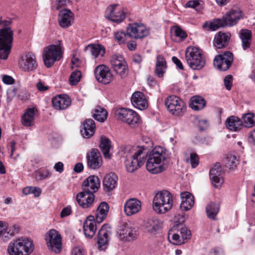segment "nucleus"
Masks as SVG:
<instances>
[{"label": "nucleus", "mask_w": 255, "mask_h": 255, "mask_svg": "<svg viewBox=\"0 0 255 255\" xmlns=\"http://www.w3.org/2000/svg\"><path fill=\"white\" fill-rule=\"evenodd\" d=\"M118 235L121 241L130 242L138 236V228L132 224H124L120 227Z\"/></svg>", "instance_id": "11"}, {"label": "nucleus", "mask_w": 255, "mask_h": 255, "mask_svg": "<svg viewBox=\"0 0 255 255\" xmlns=\"http://www.w3.org/2000/svg\"><path fill=\"white\" fill-rule=\"evenodd\" d=\"M233 61V54L230 51H226L216 56L213 63L217 69L225 71L231 67Z\"/></svg>", "instance_id": "12"}, {"label": "nucleus", "mask_w": 255, "mask_h": 255, "mask_svg": "<svg viewBox=\"0 0 255 255\" xmlns=\"http://www.w3.org/2000/svg\"><path fill=\"white\" fill-rule=\"evenodd\" d=\"M41 193V189L40 188L31 186V189L30 191V194H34L36 197H39Z\"/></svg>", "instance_id": "58"}, {"label": "nucleus", "mask_w": 255, "mask_h": 255, "mask_svg": "<svg viewBox=\"0 0 255 255\" xmlns=\"http://www.w3.org/2000/svg\"><path fill=\"white\" fill-rule=\"evenodd\" d=\"M175 218L176 222L179 224H181L182 223H183L186 219V218L185 217V216L183 214L181 215L178 214L175 216Z\"/></svg>", "instance_id": "63"}, {"label": "nucleus", "mask_w": 255, "mask_h": 255, "mask_svg": "<svg viewBox=\"0 0 255 255\" xmlns=\"http://www.w3.org/2000/svg\"><path fill=\"white\" fill-rule=\"evenodd\" d=\"M32 242L28 238H19L10 243L7 247L10 255H28L33 250Z\"/></svg>", "instance_id": "4"}, {"label": "nucleus", "mask_w": 255, "mask_h": 255, "mask_svg": "<svg viewBox=\"0 0 255 255\" xmlns=\"http://www.w3.org/2000/svg\"><path fill=\"white\" fill-rule=\"evenodd\" d=\"M33 176L36 180L39 181L49 177L50 173L48 171L43 170L35 172Z\"/></svg>", "instance_id": "51"}, {"label": "nucleus", "mask_w": 255, "mask_h": 255, "mask_svg": "<svg viewBox=\"0 0 255 255\" xmlns=\"http://www.w3.org/2000/svg\"><path fill=\"white\" fill-rule=\"evenodd\" d=\"M185 161L190 163L191 167L193 168L196 167L199 163V158L198 155L196 153H191L190 157L187 158Z\"/></svg>", "instance_id": "50"}, {"label": "nucleus", "mask_w": 255, "mask_h": 255, "mask_svg": "<svg viewBox=\"0 0 255 255\" xmlns=\"http://www.w3.org/2000/svg\"><path fill=\"white\" fill-rule=\"evenodd\" d=\"M74 20V13L69 9L61 10L59 12L58 22L60 26L64 28L72 25Z\"/></svg>", "instance_id": "25"}, {"label": "nucleus", "mask_w": 255, "mask_h": 255, "mask_svg": "<svg viewBox=\"0 0 255 255\" xmlns=\"http://www.w3.org/2000/svg\"><path fill=\"white\" fill-rule=\"evenodd\" d=\"M224 85L227 90H230L232 87L233 77L231 75L226 76L224 80Z\"/></svg>", "instance_id": "56"}, {"label": "nucleus", "mask_w": 255, "mask_h": 255, "mask_svg": "<svg viewBox=\"0 0 255 255\" xmlns=\"http://www.w3.org/2000/svg\"><path fill=\"white\" fill-rule=\"evenodd\" d=\"M168 163L169 157L166 150L161 147H156L148 156L146 169L151 173L157 174L165 170Z\"/></svg>", "instance_id": "1"}, {"label": "nucleus", "mask_w": 255, "mask_h": 255, "mask_svg": "<svg viewBox=\"0 0 255 255\" xmlns=\"http://www.w3.org/2000/svg\"><path fill=\"white\" fill-rule=\"evenodd\" d=\"M111 234L110 226L107 224L102 226L98 234V248L100 250H104L107 248Z\"/></svg>", "instance_id": "17"}, {"label": "nucleus", "mask_w": 255, "mask_h": 255, "mask_svg": "<svg viewBox=\"0 0 255 255\" xmlns=\"http://www.w3.org/2000/svg\"><path fill=\"white\" fill-rule=\"evenodd\" d=\"M110 143L111 141L108 138L105 137H101L100 147L105 157L106 158H110L111 157L110 153V149L111 147Z\"/></svg>", "instance_id": "45"}, {"label": "nucleus", "mask_w": 255, "mask_h": 255, "mask_svg": "<svg viewBox=\"0 0 255 255\" xmlns=\"http://www.w3.org/2000/svg\"><path fill=\"white\" fill-rule=\"evenodd\" d=\"M230 37L231 34L229 32H218L214 37V46L217 49H222L226 47L229 44Z\"/></svg>", "instance_id": "29"}, {"label": "nucleus", "mask_w": 255, "mask_h": 255, "mask_svg": "<svg viewBox=\"0 0 255 255\" xmlns=\"http://www.w3.org/2000/svg\"><path fill=\"white\" fill-rule=\"evenodd\" d=\"M116 118L128 125L131 128H134L139 123V117L138 114L132 110L121 108L115 111Z\"/></svg>", "instance_id": "8"}, {"label": "nucleus", "mask_w": 255, "mask_h": 255, "mask_svg": "<svg viewBox=\"0 0 255 255\" xmlns=\"http://www.w3.org/2000/svg\"><path fill=\"white\" fill-rule=\"evenodd\" d=\"M225 124L226 128L233 131H239L243 127L242 121L238 117L234 116L228 118Z\"/></svg>", "instance_id": "34"}, {"label": "nucleus", "mask_w": 255, "mask_h": 255, "mask_svg": "<svg viewBox=\"0 0 255 255\" xmlns=\"http://www.w3.org/2000/svg\"><path fill=\"white\" fill-rule=\"evenodd\" d=\"M62 47L60 44L51 45L44 49L43 59L46 67H51L62 58Z\"/></svg>", "instance_id": "6"}, {"label": "nucleus", "mask_w": 255, "mask_h": 255, "mask_svg": "<svg viewBox=\"0 0 255 255\" xmlns=\"http://www.w3.org/2000/svg\"><path fill=\"white\" fill-rule=\"evenodd\" d=\"M146 147L144 146L138 147L135 149L131 145H128L124 146L122 149V152L125 159L133 156L146 155L147 154Z\"/></svg>", "instance_id": "21"}, {"label": "nucleus", "mask_w": 255, "mask_h": 255, "mask_svg": "<svg viewBox=\"0 0 255 255\" xmlns=\"http://www.w3.org/2000/svg\"><path fill=\"white\" fill-rule=\"evenodd\" d=\"M85 51L89 52L95 58L103 56L105 53L104 47L100 44H91L85 47Z\"/></svg>", "instance_id": "39"}, {"label": "nucleus", "mask_w": 255, "mask_h": 255, "mask_svg": "<svg viewBox=\"0 0 255 255\" xmlns=\"http://www.w3.org/2000/svg\"><path fill=\"white\" fill-rule=\"evenodd\" d=\"M63 167L64 165L63 163L59 161L55 164L54 168L56 171L62 173L63 171Z\"/></svg>", "instance_id": "62"}, {"label": "nucleus", "mask_w": 255, "mask_h": 255, "mask_svg": "<svg viewBox=\"0 0 255 255\" xmlns=\"http://www.w3.org/2000/svg\"><path fill=\"white\" fill-rule=\"evenodd\" d=\"M225 20L223 18H215L210 22H205L202 27L203 28H207L208 30L211 31H215L221 27H226Z\"/></svg>", "instance_id": "38"}, {"label": "nucleus", "mask_w": 255, "mask_h": 255, "mask_svg": "<svg viewBox=\"0 0 255 255\" xmlns=\"http://www.w3.org/2000/svg\"><path fill=\"white\" fill-rule=\"evenodd\" d=\"M87 166L92 169H97L102 165L101 153L97 149L93 148L86 154Z\"/></svg>", "instance_id": "16"}, {"label": "nucleus", "mask_w": 255, "mask_h": 255, "mask_svg": "<svg viewBox=\"0 0 255 255\" xmlns=\"http://www.w3.org/2000/svg\"><path fill=\"white\" fill-rule=\"evenodd\" d=\"M111 64L117 74L122 78L125 77L128 75V69L122 56L113 55L111 59Z\"/></svg>", "instance_id": "14"}, {"label": "nucleus", "mask_w": 255, "mask_h": 255, "mask_svg": "<svg viewBox=\"0 0 255 255\" xmlns=\"http://www.w3.org/2000/svg\"><path fill=\"white\" fill-rule=\"evenodd\" d=\"M81 77V73L79 71H75L72 72L69 78V82L72 85L77 84L80 81Z\"/></svg>", "instance_id": "52"}, {"label": "nucleus", "mask_w": 255, "mask_h": 255, "mask_svg": "<svg viewBox=\"0 0 255 255\" xmlns=\"http://www.w3.org/2000/svg\"><path fill=\"white\" fill-rule=\"evenodd\" d=\"M206 105V101L203 98L195 96L191 98L190 107L193 110L199 111L203 109Z\"/></svg>", "instance_id": "43"}, {"label": "nucleus", "mask_w": 255, "mask_h": 255, "mask_svg": "<svg viewBox=\"0 0 255 255\" xmlns=\"http://www.w3.org/2000/svg\"><path fill=\"white\" fill-rule=\"evenodd\" d=\"M2 81L6 84H12L14 83V80L12 77L5 75L2 77Z\"/></svg>", "instance_id": "59"}, {"label": "nucleus", "mask_w": 255, "mask_h": 255, "mask_svg": "<svg viewBox=\"0 0 255 255\" xmlns=\"http://www.w3.org/2000/svg\"><path fill=\"white\" fill-rule=\"evenodd\" d=\"M126 14L124 8L118 4H113L106 9L105 17L113 22L120 23L125 19Z\"/></svg>", "instance_id": "10"}, {"label": "nucleus", "mask_w": 255, "mask_h": 255, "mask_svg": "<svg viewBox=\"0 0 255 255\" xmlns=\"http://www.w3.org/2000/svg\"><path fill=\"white\" fill-rule=\"evenodd\" d=\"M219 211V204L213 202L209 203L206 208V212L207 217L212 220L216 219V216L218 214Z\"/></svg>", "instance_id": "44"}, {"label": "nucleus", "mask_w": 255, "mask_h": 255, "mask_svg": "<svg viewBox=\"0 0 255 255\" xmlns=\"http://www.w3.org/2000/svg\"><path fill=\"white\" fill-rule=\"evenodd\" d=\"M178 228L180 236L182 237V239H184V240H185L190 238L191 236V232L190 230H189L186 227L182 226H179Z\"/></svg>", "instance_id": "53"}, {"label": "nucleus", "mask_w": 255, "mask_h": 255, "mask_svg": "<svg viewBox=\"0 0 255 255\" xmlns=\"http://www.w3.org/2000/svg\"><path fill=\"white\" fill-rule=\"evenodd\" d=\"M185 58L189 66L194 70L201 69L205 64L202 51L198 47H188L185 52Z\"/></svg>", "instance_id": "5"}, {"label": "nucleus", "mask_w": 255, "mask_h": 255, "mask_svg": "<svg viewBox=\"0 0 255 255\" xmlns=\"http://www.w3.org/2000/svg\"><path fill=\"white\" fill-rule=\"evenodd\" d=\"M128 37L127 31L126 33L123 31L117 32L115 34V38L120 43H123L127 40V38Z\"/></svg>", "instance_id": "54"}, {"label": "nucleus", "mask_w": 255, "mask_h": 255, "mask_svg": "<svg viewBox=\"0 0 255 255\" xmlns=\"http://www.w3.org/2000/svg\"><path fill=\"white\" fill-rule=\"evenodd\" d=\"M127 33L129 38L141 39L148 35L149 31L144 24L133 23L127 27Z\"/></svg>", "instance_id": "13"}, {"label": "nucleus", "mask_w": 255, "mask_h": 255, "mask_svg": "<svg viewBox=\"0 0 255 255\" xmlns=\"http://www.w3.org/2000/svg\"><path fill=\"white\" fill-rule=\"evenodd\" d=\"M96 223L94 216H88L83 224V232L87 238H92L95 234L97 230Z\"/></svg>", "instance_id": "27"}, {"label": "nucleus", "mask_w": 255, "mask_h": 255, "mask_svg": "<svg viewBox=\"0 0 255 255\" xmlns=\"http://www.w3.org/2000/svg\"><path fill=\"white\" fill-rule=\"evenodd\" d=\"M45 241L48 248L55 253H59L62 247V238L58 232L51 229L45 235Z\"/></svg>", "instance_id": "9"}, {"label": "nucleus", "mask_w": 255, "mask_h": 255, "mask_svg": "<svg viewBox=\"0 0 255 255\" xmlns=\"http://www.w3.org/2000/svg\"><path fill=\"white\" fill-rule=\"evenodd\" d=\"M242 17V13L239 9H232L223 17L227 26L236 25Z\"/></svg>", "instance_id": "31"}, {"label": "nucleus", "mask_w": 255, "mask_h": 255, "mask_svg": "<svg viewBox=\"0 0 255 255\" xmlns=\"http://www.w3.org/2000/svg\"><path fill=\"white\" fill-rule=\"evenodd\" d=\"M131 102L135 108L140 110L145 109L148 106L145 96L140 92H135L132 94Z\"/></svg>", "instance_id": "30"}, {"label": "nucleus", "mask_w": 255, "mask_h": 255, "mask_svg": "<svg viewBox=\"0 0 255 255\" xmlns=\"http://www.w3.org/2000/svg\"><path fill=\"white\" fill-rule=\"evenodd\" d=\"M167 68L166 62L162 56L159 55L157 57L156 67L155 70V74L161 78L163 76Z\"/></svg>", "instance_id": "42"}, {"label": "nucleus", "mask_w": 255, "mask_h": 255, "mask_svg": "<svg viewBox=\"0 0 255 255\" xmlns=\"http://www.w3.org/2000/svg\"><path fill=\"white\" fill-rule=\"evenodd\" d=\"M118 176L113 172L107 174L103 179V186L107 191L113 190L117 186Z\"/></svg>", "instance_id": "36"}, {"label": "nucleus", "mask_w": 255, "mask_h": 255, "mask_svg": "<svg viewBox=\"0 0 255 255\" xmlns=\"http://www.w3.org/2000/svg\"><path fill=\"white\" fill-rule=\"evenodd\" d=\"M96 80L100 83L108 84L113 79V75L108 67L105 65L98 66L95 69Z\"/></svg>", "instance_id": "15"}, {"label": "nucleus", "mask_w": 255, "mask_h": 255, "mask_svg": "<svg viewBox=\"0 0 255 255\" xmlns=\"http://www.w3.org/2000/svg\"><path fill=\"white\" fill-rule=\"evenodd\" d=\"M168 238L170 242L175 245H180L185 243L184 239L179 234H169Z\"/></svg>", "instance_id": "49"}, {"label": "nucleus", "mask_w": 255, "mask_h": 255, "mask_svg": "<svg viewBox=\"0 0 255 255\" xmlns=\"http://www.w3.org/2000/svg\"><path fill=\"white\" fill-rule=\"evenodd\" d=\"M171 38L173 41L180 42L183 41L187 36L186 33L178 26H174L171 29Z\"/></svg>", "instance_id": "40"}, {"label": "nucleus", "mask_w": 255, "mask_h": 255, "mask_svg": "<svg viewBox=\"0 0 255 255\" xmlns=\"http://www.w3.org/2000/svg\"><path fill=\"white\" fill-rule=\"evenodd\" d=\"M18 63L20 67L25 71H33L37 66L35 56L32 53H27L22 56Z\"/></svg>", "instance_id": "19"}, {"label": "nucleus", "mask_w": 255, "mask_h": 255, "mask_svg": "<svg viewBox=\"0 0 255 255\" xmlns=\"http://www.w3.org/2000/svg\"><path fill=\"white\" fill-rule=\"evenodd\" d=\"M186 7H190L198 10L201 9L200 1L198 0H190L186 4Z\"/></svg>", "instance_id": "55"}, {"label": "nucleus", "mask_w": 255, "mask_h": 255, "mask_svg": "<svg viewBox=\"0 0 255 255\" xmlns=\"http://www.w3.org/2000/svg\"><path fill=\"white\" fill-rule=\"evenodd\" d=\"M7 227L8 224L6 222L0 221V236L6 232Z\"/></svg>", "instance_id": "60"}, {"label": "nucleus", "mask_w": 255, "mask_h": 255, "mask_svg": "<svg viewBox=\"0 0 255 255\" xmlns=\"http://www.w3.org/2000/svg\"><path fill=\"white\" fill-rule=\"evenodd\" d=\"M11 20H2L0 18V25L2 28L0 29V59L6 60L10 52L13 41V31L8 26Z\"/></svg>", "instance_id": "2"}, {"label": "nucleus", "mask_w": 255, "mask_h": 255, "mask_svg": "<svg viewBox=\"0 0 255 255\" xmlns=\"http://www.w3.org/2000/svg\"><path fill=\"white\" fill-rule=\"evenodd\" d=\"M172 206V197L168 191L158 192L153 198V209L157 214L165 213L171 209Z\"/></svg>", "instance_id": "3"}, {"label": "nucleus", "mask_w": 255, "mask_h": 255, "mask_svg": "<svg viewBox=\"0 0 255 255\" xmlns=\"http://www.w3.org/2000/svg\"><path fill=\"white\" fill-rule=\"evenodd\" d=\"M243 127L251 128L255 126V115L249 113L244 114L242 117Z\"/></svg>", "instance_id": "46"}, {"label": "nucleus", "mask_w": 255, "mask_h": 255, "mask_svg": "<svg viewBox=\"0 0 255 255\" xmlns=\"http://www.w3.org/2000/svg\"><path fill=\"white\" fill-rule=\"evenodd\" d=\"M109 211V206L106 202H102L98 206L95 216L96 222L100 224L106 218Z\"/></svg>", "instance_id": "35"}, {"label": "nucleus", "mask_w": 255, "mask_h": 255, "mask_svg": "<svg viewBox=\"0 0 255 255\" xmlns=\"http://www.w3.org/2000/svg\"><path fill=\"white\" fill-rule=\"evenodd\" d=\"M141 202L136 198L128 200L124 205V211L126 215L130 216L137 213L141 209Z\"/></svg>", "instance_id": "24"}, {"label": "nucleus", "mask_w": 255, "mask_h": 255, "mask_svg": "<svg viewBox=\"0 0 255 255\" xmlns=\"http://www.w3.org/2000/svg\"><path fill=\"white\" fill-rule=\"evenodd\" d=\"M36 112L37 110L34 108L27 109L21 118L22 125L25 127L32 126Z\"/></svg>", "instance_id": "37"}, {"label": "nucleus", "mask_w": 255, "mask_h": 255, "mask_svg": "<svg viewBox=\"0 0 255 255\" xmlns=\"http://www.w3.org/2000/svg\"><path fill=\"white\" fill-rule=\"evenodd\" d=\"M133 156L129 158H127L125 161V164L128 172L132 173L141 166L144 161V156Z\"/></svg>", "instance_id": "26"}, {"label": "nucleus", "mask_w": 255, "mask_h": 255, "mask_svg": "<svg viewBox=\"0 0 255 255\" xmlns=\"http://www.w3.org/2000/svg\"><path fill=\"white\" fill-rule=\"evenodd\" d=\"M72 255H84V253L81 249L76 247L73 249Z\"/></svg>", "instance_id": "64"}, {"label": "nucleus", "mask_w": 255, "mask_h": 255, "mask_svg": "<svg viewBox=\"0 0 255 255\" xmlns=\"http://www.w3.org/2000/svg\"><path fill=\"white\" fill-rule=\"evenodd\" d=\"M36 86L37 90L41 92H45L49 89V87L41 81L37 83Z\"/></svg>", "instance_id": "57"}, {"label": "nucleus", "mask_w": 255, "mask_h": 255, "mask_svg": "<svg viewBox=\"0 0 255 255\" xmlns=\"http://www.w3.org/2000/svg\"><path fill=\"white\" fill-rule=\"evenodd\" d=\"M142 227L145 233L150 235H155L161 227V223L158 219L151 218L145 220Z\"/></svg>", "instance_id": "20"}, {"label": "nucleus", "mask_w": 255, "mask_h": 255, "mask_svg": "<svg viewBox=\"0 0 255 255\" xmlns=\"http://www.w3.org/2000/svg\"><path fill=\"white\" fill-rule=\"evenodd\" d=\"M181 203L180 209L183 211H187L192 208L194 204V197L188 192H184L180 194Z\"/></svg>", "instance_id": "33"}, {"label": "nucleus", "mask_w": 255, "mask_h": 255, "mask_svg": "<svg viewBox=\"0 0 255 255\" xmlns=\"http://www.w3.org/2000/svg\"><path fill=\"white\" fill-rule=\"evenodd\" d=\"M165 105L170 113L175 116H182L186 107L184 102L175 95L168 96L164 100Z\"/></svg>", "instance_id": "7"}, {"label": "nucleus", "mask_w": 255, "mask_h": 255, "mask_svg": "<svg viewBox=\"0 0 255 255\" xmlns=\"http://www.w3.org/2000/svg\"><path fill=\"white\" fill-rule=\"evenodd\" d=\"M96 126L92 119H86L83 123V128L81 129V133L83 137L89 138L95 132Z\"/></svg>", "instance_id": "32"}, {"label": "nucleus", "mask_w": 255, "mask_h": 255, "mask_svg": "<svg viewBox=\"0 0 255 255\" xmlns=\"http://www.w3.org/2000/svg\"><path fill=\"white\" fill-rule=\"evenodd\" d=\"M71 213V209L70 207L64 208L61 212V217L62 218L68 216Z\"/></svg>", "instance_id": "61"}, {"label": "nucleus", "mask_w": 255, "mask_h": 255, "mask_svg": "<svg viewBox=\"0 0 255 255\" xmlns=\"http://www.w3.org/2000/svg\"><path fill=\"white\" fill-rule=\"evenodd\" d=\"M53 107L58 110H63L67 108L71 103L70 98L66 95H58L52 100Z\"/></svg>", "instance_id": "28"}, {"label": "nucleus", "mask_w": 255, "mask_h": 255, "mask_svg": "<svg viewBox=\"0 0 255 255\" xmlns=\"http://www.w3.org/2000/svg\"><path fill=\"white\" fill-rule=\"evenodd\" d=\"M107 115L108 113L105 109L97 107L95 110L93 117L96 120L103 122L107 119Z\"/></svg>", "instance_id": "47"}, {"label": "nucleus", "mask_w": 255, "mask_h": 255, "mask_svg": "<svg viewBox=\"0 0 255 255\" xmlns=\"http://www.w3.org/2000/svg\"><path fill=\"white\" fill-rule=\"evenodd\" d=\"M76 199L81 207L84 209L88 208L92 206L95 200V195L82 191L77 194Z\"/></svg>", "instance_id": "23"}, {"label": "nucleus", "mask_w": 255, "mask_h": 255, "mask_svg": "<svg viewBox=\"0 0 255 255\" xmlns=\"http://www.w3.org/2000/svg\"><path fill=\"white\" fill-rule=\"evenodd\" d=\"M100 187V181L98 176L91 175L83 182V191L86 193L93 194L96 192Z\"/></svg>", "instance_id": "18"}, {"label": "nucleus", "mask_w": 255, "mask_h": 255, "mask_svg": "<svg viewBox=\"0 0 255 255\" xmlns=\"http://www.w3.org/2000/svg\"><path fill=\"white\" fill-rule=\"evenodd\" d=\"M239 36L242 40V47L244 50H246L250 47L252 39V32L246 29L240 31Z\"/></svg>", "instance_id": "41"}, {"label": "nucleus", "mask_w": 255, "mask_h": 255, "mask_svg": "<svg viewBox=\"0 0 255 255\" xmlns=\"http://www.w3.org/2000/svg\"><path fill=\"white\" fill-rule=\"evenodd\" d=\"M238 160L237 157L233 154H229L226 159V166L230 170L235 168L238 164Z\"/></svg>", "instance_id": "48"}, {"label": "nucleus", "mask_w": 255, "mask_h": 255, "mask_svg": "<svg viewBox=\"0 0 255 255\" xmlns=\"http://www.w3.org/2000/svg\"><path fill=\"white\" fill-rule=\"evenodd\" d=\"M222 171L220 163H217L210 171V178L214 186L219 187L224 182Z\"/></svg>", "instance_id": "22"}]
</instances>
